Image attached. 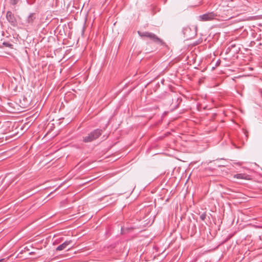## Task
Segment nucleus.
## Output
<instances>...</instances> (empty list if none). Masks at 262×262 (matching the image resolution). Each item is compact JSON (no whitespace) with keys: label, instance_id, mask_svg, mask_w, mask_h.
Listing matches in <instances>:
<instances>
[{"label":"nucleus","instance_id":"obj_2","mask_svg":"<svg viewBox=\"0 0 262 262\" xmlns=\"http://www.w3.org/2000/svg\"><path fill=\"white\" fill-rule=\"evenodd\" d=\"M216 16V15L214 14V13H209L200 15L199 18L202 21H209L213 19Z\"/></svg>","mask_w":262,"mask_h":262},{"label":"nucleus","instance_id":"obj_5","mask_svg":"<svg viewBox=\"0 0 262 262\" xmlns=\"http://www.w3.org/2000/svg\"><path fill=\"white\" fill-rule=\"evenodd\" d=\"M234 178L237 179H242V180H251L250 176L245 173H238L234 175Z\"/></svg>","mask_w":262,"mask_h":262},{"label":"nucleus","instance_id":"obj_11","mask_svg":"<svg viewBox=\"0 0 262 262\" xmlns=\"http://www.w3.org/2000/svg\"><path fill=\"white\" fill-rule=\"evenodd\" d=\"M2 260H1L0 261H1Z\"/></svg>","mask_w":262,"mask_h":262},{"label":"nucleus","instance_id":"obj_7","mask_svg":"<svg viewBox=\"0 0 262 262\" xmlns=\"http://www.w3.org/2000/svg\"><path fill=\"white\" fill-rule=\"evenodd\" d=\"M145 36L149 37L150 38L153 39L155 41H160V39L158 38L155 34L146 33L145 34Z\"/></svg>","mask_w":262,"mask_h":262},{"label":"nucleus","instance_id":"obj_9","mask_svg":"<svg viewBox=\"0 0 262 262\" xmlns=\"http://www.w3.org/2000/svg\"><path fill=\"white\" fill-rule=\"evenodd\" d=\"M254 228H262V226H255L254 227Z\"/></svg>","mask_w":262,"mask_h":262},{"label":"nucleus","instance_id":"obj_6","mask_svg":"<svg viewBox=\"0 0 262 262\" xmlns=\"http://www.w3.org/2000/svg\"><path fill=\"white\" fill-rule=\"evenodd\" d=\"M70 241H66L62 244L59 245L56 248V250L57 251H61V250L66 249L67 248V247L70 244Z\"/></svg>","mask_w":262,"mask_h":262},{"label":"nucleus","instance_id":"obj_1","mask_svg":"<svg viewBox=\"0 0 262 262\" xmlns=\"http://www.w3.org/2000/svg\"><path fill=\"white\" fill-rule=\"evenodd\" d=\"M101 135V130L96 129L91 132L88 136L83 139L84 142H90L97 139Z\"/></svg>","mask_w":262,"mask_h":262},{"label":"nucleus","instance_id":"obj_4","mask_svg":"<svg viewBox=\"0 0 262 262\" xmlns=\"http://www.w3.org/2000/svg\"><path fill=\"white\" fill-rule=\"evenodd\" d=\"M7 18L8 20L13 26L16 25V20L14 17V15L11 12H8L7 13Z\"/></svg>","mask_w":262,"mask_h":262},{"label":"nucleus","instance_id":"obj_3","mask_svg":"<svg viewBox=\"0 0 262 262\" xmlns=\"http://www.w3.org/2000/svg\"><path fill=\"white\" fill-rule=\"evenodd\" d=\"M133 190L132 188L128 189V186H125L124 188H119L118 192L119 194H125V196L127 198L132 192Z\"/></svg>","mask_w":262,"mask_h":262},{"label":"nucleus","instance_id":"obj_8","mask_svg":"<svg viewBox=\"0 0 262 262\" xmlns=\"http://www.w3.org/2000/svg\"><path fill=\"white\" fill-rule=\"evenodd\" d=\"M205 217V214H202V215H201V219L202 220H204Z\"/></svg>","mask_w":262,"mask_h":262},{"label":"nucleus","instance_id":"obj_10","mask_svg":"<svg viewBox=\"0 0 262 262\" xmlns=\"http://www.w3.org/2000/svg\"><path fill=\"white\" fill-rule=\"evenodd\" d=\"M9 111L11 112H12V113H15L16 110H10Z\"/></svg>","mask_w":262,"mask_h":262}]
</instances>
